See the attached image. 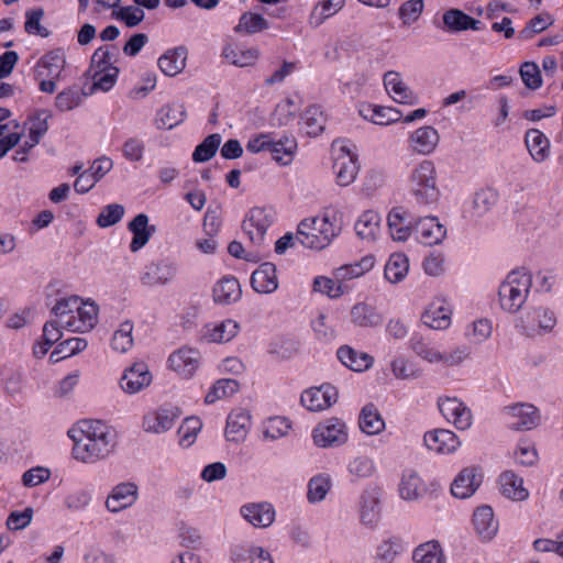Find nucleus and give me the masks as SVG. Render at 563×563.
I'll list each match as a JSON object with an SVG mask.
<instances>
[{"label": "nucleus", "mask_w": 563, "mask_h": 563, "mask_svg": "<svg viewBox=\"0 0 563 563\" xmlns=\"http://www.w3.org/2000/svg\"><path fill=\"white\" fill-rule=\"evenodd\" d=\"M74 441L73 456L84 463L108 457L117 445L114 429L101 421H81L79 429L68 431Z\"/></svg>", "instance_id": "obj_1"}, {"label": "nucleus", "mask_w": 563, "mask_h": 563, "mask_svg": "<svg viewBox=\"0 0 563 563\" xmlns=\"http://www.w3.org/2000/svg\"><path fill=\"white\" fill-rule=\"evenodd\" d=\"M410 201L419 207L430 208L437 205L440 190L437 187V170L431 161H423L416 166L407 180Z\"/></svg>", "instance_id": "obj_2"}, {"label": "nucleus", "mask_w": 563, "mask_h": 563, "mask_svg": "<svg viewBox=\"0 0 563 563\" xmlns=\"http://www.w3.org/2000/svg\"><path fill=\"white\" fill-rule=\"evenodd\" d=\"M530 287V274L519 269L510 272L498 291L501 308L511 313L517 312L526 302Z\"/></svg>", "instance_id": "obj_3"}, {"label": "nucleus", "mask_w": 563, "mask_h": 563, "mask_svg": "<svg viewBox=\"0 0 563 563\" xmlns=\"http://www.w3.org/2000/svg\"><path fill=\"white\" fill-rule=\"evenodd\" d=\"M347 431L344 421L331 417L319 422L312 430V440L318 448H338L347 442Z\"/></svg>", "instance_id": "obj_4"}, {"label": "nucleus", "mask_w": 563, "mask_h": 563, "mask_svg": "<svg viewBox=\"0 0 563 563\" xmlns=\"http://www.w3.org/2000/svg\"><path fill=\"white\" fill-rule=\"evenodd\" d=\"M178 263L173 258H159L147 263L140 274V282L145 287L170 284L178 274Z\"/></svg>", "instance_id": "obj_5"}, {"label": "nucleus", "mask_w": 563, "mask_h": 563, "mask_svg": "<svg viewBox=\"0 0 563 563\" xmlns=\"http://www.w3.org/2000/svg\"><path fill=\"white\" fill-rule=\"evenodd\" d=\"M274 222L272 209L252 208L242 222V230L254 245H261L268 228Z\"/></svg>", "instance_id": "obj_6"}, {"label": "nucleus", "mask_w": 563, "mask_h": 563, "mask_svg": "<svg viewBox=\"0 0 563 563\" xmlns=\"http://www.w3.org/2000/svg\"><path fill=\"white\" fill-rule=\"evenodd\" d=\"M504 412L514 419V421L508 422V428L511 430H531L540 423L539 410L532 404L519 402L506 406Z\"/></svg>", "instance_id": "obj_7"}, {"label": "nucleus", "mask_w": 563, "mask_h": 563, "mask_svg": "<svg viewBox=\"0 0 563 563\" xmlns=\"http://www.w3.org/2000/svg\"><path fill=\"white\" fill-rule=\"evenodd\" d=\"M339 393L330 384L306 389L300 397V402L310 411H320L331 407L338 401Z\"/></svg>", "instance_id": "obj_8"}, {"label": "nucleus", "mask_w": 563, "mask_h": 563, "mask_svg": "<svg viewBox=\"0 0 563 563\" xmlns=\"http://www.w3.org/2000/svg\"><path fill=\"white\" fill-rule=\"evenodd\" d=\"M181 415L177 406L164 405L143 418V429L151 433H163L173 428L175 420Z\"/></svg>", "instance_id": "obj_9"}, {"label": "nucleus", "mask_w": 563, "mask_h": 563, "mask_svg": "<svg viewBox=\"0 0 563 563\" xmlns=\"http://www.w3.org/2000/svg\"><path fill=\"white\" fill-rule=\"evenodd\" d=\"M482 483L483 473L481 467H464L452 482L451 493L455 498L465 499L474 495Z\"/></svg>", "instance_id": "obj_10"}, {"label": "nucleus", "mask_w": 563, "mask_h": 563, "mask_svg": "<svg viewBox=\"0 0 563 563\" xmlns=\"http://www.w3.org/2000/svg\"><path fill=\"white\" fill-rule=\"evenodd\" d=\"M415 219L404 207H394L387 216V225L394 241L406 242L415 232Z\"/></svg>", "instance_id": "obj_11"}, {"label": "nucleus", "mask_w": 563, "mask_h": 563, "mask_svg": "<svg viewBox=\"0 0 563 563\" xmlns=\"http://www.w3.org/2000/svg\"><path fill=\"white\" fill-rule=\"evenodd\" d=\"M438 406L443 417L459 430H466L471 426V410L457 398H439Z\"/></svg>", "instance_id": "obj_12"}, {"label": "nucleus", "mask_w": 563, "mask_h": 563, "mask_svg": "<svg viewBox=\"0 0 563 563\" xmlns=\"http://www.w3.org/2000/svg\"><path fill=\"white\" fill-rule=\"evenodd\" d=\"M415 233L420 243L431 246L443 241L446 229L437 217H424L415 221Z\"/></svg>", "instance_id": "obj_13"}, {"label": "nucleus", "mask_w": 563, "mask_h": 563, "mask_svg": "<svg viewBox=\"0 0 563 563\" xmlns=\"http://www.w3.org/2000/svg\"><path fill=\"white\" fill-rule=\"evenodd\" d=\"M152 382V374L144 362H136L126 368L121 377V388L128 394H136Z\"/></svg>", "instance_id": "obj_14"}, {"label": "nucleus", "mask_w": 563, "mask_h": 563, "mask_svg": "<svg viewBox=\"0 0 563 563\" xmlns=\"http://www.w3.org/2000/svg\"><path fill=\"white\" fill-rule=\"evenodd\" d=\"M137 499V486L134 483H120L113 487L106 500L110 512H119L131 507Z\"/></svg>", "instance_id": "obj_15"}, {"label": "nucleus", "mask_w": 563, "mask_h": 563, "mask_svg": "<svg viewBox=\"0 0 563 563\" xmlns=\"http://www.w3.org/2000/svg\"><path fill=\"white\" fill-rule=\"evenodd\" d=\"M423 442L429 450L441 454L453 453L461 445L456 434L446 429L426 432Z\"/></svg>", "instance_id": "obj_16"}, {"label": "nucleus", "mask_w": 563, "mask_h": 563, "mask_svg": "<svg viewBox=\"0 0 563 563\" xmlns=\"http://www.w3.org/2000/svg\"><path fill=\"white\" fill-rule=\"evenodd\" d=\"M200 361L199 351L190 347H181L168 357L169 367L185 378L194 375Z\"/></svg>", "instance_id": "obj_17"}, {"label": "nucleus", "mask_w": 563, "mask_h": 563, "mask_svg": "<svg viewBox=\"0 0 563 563\" xmlns=\"http://www.w3.org/2000/svg\"><path fill=\"white\" fill-rule=\"evenodd\" d=\"M241 516L256 528H267L275 520V509L269 503H251L240 509Z\"/></svg>", "instance_id": "obj_18"}, {"label": "nucleus", "mask_w": 563, "mask_h": 563, "mask_svg": "<svg viewBox=\"0 0 563 563\" xmlns=\"http://www.w3.org/2000/svg\"><path fill=\"white\" fill-rule=\"evenodd\" d=\"M77 317L71 316L64 328L71 332L84 333L90 331L97 323L98 306L95 302H80L77 309Z\"/></svg>", "instance_id": "obj_19"}, {"label": "nucleus", "mask_w": 563, "mask_h": 563, "mask_svg": "<svg viewBox=\"0 0 563 563\" xmlns=\"http://www.w3.org/2000/svg\"><path fill=\"white\" fill-rule=\"evenodd\" d=\"M384 86L398 103L416 104L418 96L402 81L400 74L389 70L384 75Z\"/></svg>", "instance_id": "obj_20"}, {"label": "nucleus", "mask_w": 563, "mask_h": 563, "mask_svg": "<svg viewBox=\"0 0 563 563\" xmlns=\"http://www.w3.org/2000/svg\"><path fill=\"white\" fill-rule=\"evenodd\" d=\"M251 286L258 294H272L278 288L276 266L265 262L251 276Z\"/></svg>", "instance_id": "obj_21"}, {"label": "nucleus", "mask_w": 563, "mask_h": 563, "mask_svg": "<svg viewBox=\"0 0 563 563\" xmlns=\"http://www.w3.org/2000/svg\"><path fill=\"white\" fill-rule=\"evenodd\" d=\"M129 231L133 234L130 243V250L137 252L144 247L152 235L156 232L155 225L148 224V217L145 213H139L128 224Z\"/></svg>", "instance_id": "obj_22"}, {"label": "nucleus", "mask_w": 563, "mask_h": 563, "mask_svg": "<svg viewBox=\"0 0 563 563\" xmlns=\"http://www.w3.org/2000/svg\"><path fill=\"white\" fill-rule=\"evenodd\" d=\"M473 525L481 539L492 540L498 530V522L494 518V511L490 506L483 505L477 507L473 515Z\"/></svg>", "instance_id": "obj_23"}, {"label": "nucleus", "mask_w": 563, "mask_h": 563, "mask_svg": "<svg viewBox=\"0 0 563 563\" xmlns=\"http://www.w3.org/2000/svg\"><path fill=\"white\" fill-rule=\"evenodd\" d=\"M188 51L185 46H178L166 51L157 60L159 69L166 75L174 77L186 67Z\"/></svg>", "instance_id": "obj_24"}, {"label": "nucleus", "mask_w": 563, "mask_h": 563, "mask_svg": "<svg viewBox=\"0 0 563 563\" xmlns=\"http://www.w3.org/2000/svg\"><path fill=\"white\" fill-rule=\"evenodd\" d=\"M242 289L238 278L233 276L223 277L213 286V302L231 305L241 299Z\"/></svg>", "instance_id": "obj_25"}, {"label": "nucleus", "mask_w": 563, "mask_h": 563, "mask_svg": "<svg viewBox=\"0 0 563 563\" xmlns=\"http://www.w3.org/2000/svg\"><path fill=\"white\" fill-rule=\"evenodd\" d=\"M525 144L534 162L542 163L549 158L550 141L540 130L529 129L525 134Z\"/></svg>", "instance_id": "obj_26"}, {"label": "nucleus", "mask_w": 563, "mask_h": 563, "mask_svg": "<svg viewBox=\"0 0 563 563\" xmlns=\"http://www.w3.org/2000/svg\"><path fill=\"white\" fill-rule=\"evenodd\" d=\"M333 168L336 174V183L340 186H347L354 181L358 173L360 164L357 156L346 151L335 159Z\"/></svg>", "instance_id": "obj_27"}, {"label": "nucleus", "mask_w": 563, "mask_h": 563, "mask_svg": "<svg viewBox=\"0 0 563 563\" xmlns=\"http://www.w3.org/2000/svg\"><path fill=\"white\" fill-rule=\"evenodd\" d=\"M351 322L360 328H375L383 323V316L375 307L365 302L354 305L350 311Z\"/></svg>", "instance_id": "obj_28"}, {"label": "nucleus", "mask_w": 563, "mask_h": 563, "mask_svg": "<svg viewBox=\"0 0 563 563\" xmlns=\"http://www.w3.org/2000/svg\"><path fill=\"white\" fill-rule=\"evenodd\" d=\"M340 362L354 372H364L372 367L374 358L366 353H358L349 345H342L336 351Z\"/></svg>", "instance_id": "obj_29"}, {"label": "nucleus", "mask_w": 563, "mask_h": 563, "mask_svg": "<svg viewBox=\"0 0 563 563\" xmlns=\"http://www.w3.org/2000/svg\"><path fill=\"white\" fill-rule=\"evenodd\" d=\"M251 426L250 415L246 411H233L227 419L225 438L228 441L244 440Z\"/></svg>", "instance_id": "obj_30"}, {"label": "nucleus", "mask_w": 563, "mask_h": 563, "mask_svg": "<svg viewBox=\"0 0 563 563\" xmlns=\"http://www.w3.org/2000/svg\"><path fill=\"white\" fill-rule=\"evenodd\" d=\"M501 494L512 500H525L529 493L523 487V479L512 471H505L499 476Z\"/></svg>", "instance_id": "obj_31"}, {"label": "nucleus", "mask_w": 563, "mask_h": 563, "mask_svg": "<svg viewBox=\"0 0 563 563\" xmlns=\"http://www.w3.org/2000/svg\"><path fill=\"white\" fill-rule=\"evenodd\" d=\"M343 227V212L339 210L327 211L322 218L317 217L316 228L312 230L318 231L322 235H327L329 244L338 236Z\"/></svg>", "instance_id": "obj_32"}, {"label": "nucleus", "mask_w": 563, "mask_h": 563, "mask_svg": "<svg viewBox=\"0 0 563 563\" xmlns=\"http://www.w3.org/2000/svg\"><path fill=\"white\" fill-rule=\"evenodd\" d=\"M439 139V133L433 126H421L411 135L412 147L416 152L427 155L434 151Z\"/></svg>", "instance_id": "obj_33"}, {"label": "nucleus", "mask_w": 563, "mask_h": 563, "mask_svg": "<svg viewBox=\"0 0 563 563\" xmlns=\"http://www.w3.org/2000/svg\"><path fill=\"white\" fill-rule=\"evenodd\" d=\"M358 424L361 430L369 435L378 434L385 429V421L373 404H367L363 407Z\"/></svg>", "instance_id": "obj_34"}, {"label": "nucleus", "mask_w": 563, "mask_h": 563, "mask_svg": "<svg viewBox=\"0 0 563 563\" xmlns=\"http://www.w3.org/2000/svg\"><path fill=\"white\" fill-rule=\"evenodd\" d=\"M186 117L183 104L172 103L162 107L156 115L155 124L158 129L172 130L180 124Z\"/></svg>", "instance_id": "obj_35"}, {"label": "nucleus", "mask_w": 563, "mask_h": 563, "mask_svg": "<svg viewBox=\"0 0 563 563\" xmlns=\"http://www.w3.org/2000/svg\"><path fill=\"white\" fill-rule=\"evenodd\" d=\"M379 499L374 492H364L361 496V521L363 525L374 528L379 521Z\"/></svg>", "instance_id": "obj_36"}, {"label": "nucleus", "mask_w": 563, "mask_h": 563, "mask_svg": "<svg viewBox=\"0 0 563 563\" xmlns=\"http://www.w3.org/2000/svg\"><path fill=\"white\" fill-rule=\"evenodd\" d=\"M297 150V142L295 137H282L278 141L272 139L269 153L274 161L280 165H288L292 162Z\"/></svg>", "instance_id": "obj_37"}, {"label": "nucleus", "mask_w": 563, "mask_h": 563, "mask_svg": "<svg viewBox=\"0 0 563 563\" xmlns=\"http://www.w3.org/2000/svg\"><path fill=\"white\" fill-rule=\"evenodd\" d=\"M222 57L238 67H247L258 58L256 48L244 49L238 45L228 44L222 51Z\"/></svg>", "instance_id": "obj_38"}, {"label": "nucleus", "mask_w": 563, "mask_h": 563, "mask_svg": "<svg viewBox=\"0 0 563 563\" xmlns=\"http://www.w3.org/2000/svg\"><path fill=\"white\" fill-rule=\"evenodd\" d=\"M345 4V0H321L318 2L309 16V23L319 27L327 19L336 14Z\"/></svg>", "instance_id": "obj_39"}, {"label": "nucleus", "mask_w": 563, "mask_h": 563, "mask_svg": "<svg viewBox=\"0 0 563 563\" xmlns=\"http://www.w3.org/2000/svg\"><path fill=\"white\" fill-rule=\"evenodd\" d=\"M408 271V257L402 253H394L385 265L384 275L388 282L397 284L407 276Z\"/></svg>", "instance_id": "obj_40"}, {"label": "nucleus", "mask_w": 563, "mask_h": 563, "mask_svg": "<svg viewBox=\"0 0 563 563\" xmlns=\"http://www.w3.org/2000/svg\"><path fill=\"white\" fill-rule=\"evenodd\" d=\"M380 217L373 210L362 213L355 223V232L362 240L374 241L379 230Z\"/></svg>", "instance_id": "obj_41"}, {"label": "nucleus", "mask_w": 563, "mask_h": 563, "mask_svg": "<svg viewBox=\"0 0 563 563\" xmlns=\"http://www.w3.org/2000/svg\"><path fill=\"white\" fill-rule=\"evenodd\" d=\"M422 481L417 472L412 470L405 471L399 485L401 498L406 500H416L422 496Z\"/></svg>", "instance_id": "obj_42"}, {"label": "nucleus", "mask_w": 563, "mask_h": 563, "mask_svg": "<svg viewBox=\"0 0 563 563\" xmlns=\"http://www.w3.org/2000/svg\"><path fill=\"white\" fill-rule=\"evenodd\" d=\"M87 341L82 338H70L57 344L49 355L52 363H57L73 356L87 347Z\"/></svg>", "instance_id": "obj_43"}, {"label": "nucleus", "mask_w": 563, "mask_h": 563, "mask_svg": "<svg viewBox=\"0 0 563 563\" xmlns=\"http://www.w3.org/2000/svg\"><path fill=\"white\" fill-rule=\"evenodd\" d=\"M417 563H444L443 553L438 541H429L417 547L412 553Z\"/></svg>", "instance_id": "obj_44"}, {"label": "nucleus", "mask_w": 563, "mask_h": 563, "mask_svg": "<svg viewBox=\"0 0 563 563\" xmlns=\"http://www.w3.org/2000/svg\"><path fill=\"white\" fill-rule=\"evenodd\" d=\"M424 325L434 330L445 329L450 324V310L443 306L431 305L421 317Z\"/></svg>", "instance_id": "obj_45"}, {"label": "nucleus", "mask_w": 563, "mask_h": 563, "mask_svg": "<svg viewBox=\"0 0 563 563\" xmlns=\"http://www.w3.org/2000/svg\"><path fill=\"white\" fill-rule=\"evenodd\" d=\"M553 23L554 19L549 12L540 13L526 23L518 37L522 41L531 40L536 34L543 32Z\"/></svg>", "instance_id": "obj_46"}, {"label": "nucleus", "mask_w": 563, "mask_h": 563, "mask_svg": "<svg viewBox=\"0 0 563 563\" xmlns=\"http://www.w3.org/2000/svg\"><path fill=\"white\" fill-rule=\"evenodd\" d=\"M470 18L463 10L452 8L443 13L442 21L448 31L459 33L468 30Z\"/></svg>", "instance_id": "obj_47"}, {"label": "nucleus", "mask_w": 563, "mask_h": 563, "mask_svg": "<svg viewBox=\"0 0 563 563\" xmlns=\"http://www.w3.org/2000/svg\"><path fill=\"white\" fill-rule=\"evenodd\" d=\"M499 195L492 188H484L475 192L473 209L477 217H483L497 203Z\"/></svg>", "instance_id": "obj_48"}, {"label": "nucleus", "mask_w": 563, "mask_h": 563, "mask_svg": "<svg viewBox=\"0 0 563 563\" xmlns=\"http://www.w3.org/2000/svg\"><path fill=\"white\" fill-rule=\"evenodd\" d=\"M66 64L65 54L63 49L57 48L46 53L42 56L37 63V67H43L47 69L46 76L49 77H58L62 69Z\"/></svg>", "instance_id": "obj_49"}, {"label": "nucleus", "mask_w": 563, "mask_h": 563, "mask_svg": "<svg viewBox=\"0 0 563 563\" xmlns=\"http://www.w3.org/2000/svg\"><path fill=\"white\" fill-rule=\"evenodd\" d=\"M266 29H268V22L263 18V15L245 12L241 15L234 30L239 33L245 32L246 34H254Z\"/></svg>", "instance_id": "obj_50"}, {"label": "nucleus", "mask_w": 563, "mask_h": 563, "mask_svg": "<svg viewBox=\"0 0 563 563\" xmlns=\"http://www.w3.org/2000/svg\"><path fill=\"white\" fill-rule=\"evenodd\" d=\"M202 423L199 418H186L177 431L179 435V445L183 448L191 446L195 443L197 434L200 431Z\"/></svg>", "instance_id": "obj_51"}, {"label": "nucleus", "mask_w": 563, "mask_h": 563, "mask_svg": "<svg viewBox=\"0 0 563 563\" xmlns=\"http://www.w3.org/2000/svg\"><path fill=\"white\" fill-rule=\"evenodd\" d=\"M331 481L328 475L319 474L313 476L308 484L307 497L310 503L323 500L330 490Z\"/></svg>", "instance_id": "obj_52"}, {"label": "nucleus", "mask_w": 563, "mask_h": 563, "mask_svg": "<svg viewBox=\"0 0 563 563\" xmlns=\"http://www.w3.org/2000/svg\"><path fill=\"white\" fill-rule=\"evenodd\" d=\"M299 349L300 341L295 336L286 335L272 343L269 353L287 360L297 354Z\"/></svg>", "instance_id": "obj_53"}, {"label": "nucleus", "mask_w": 563, "mask_h": 563, "mask_svg": "<svg viewBox=\"0 0 563 563\" xmlns=\"http://www.w3.org/2000/svg\"><path fill=\"white\" fill-rule=\"evenodd\" d=\"M424 10L423 0H407L398 9V16L406 26L417 22Z\"/></svg>", "instance_id": "obj_54"}, {"label": "nucleus", "mask_w": 563, "mask_h": 563, "mask_svg": "<svg viewBox=\"0 0 563 563\" xmlns=\"http://www.w3.org/2000/svg\"><path fill=\"white\" fill-rule=\"evenodd\" d=\"M119 53L115 45H104L97 48L92 55L91 63L99 69L117 67Z\"/></svg>", "instance_id": "obj_55"}, {"label": "nucleus", "mask_w": 563, "mask_h": 563, "mask_svg": "<svg viewBox=\"0 0 563 563\" xmlns=\"http://www.w3.org/2000/svg\"><path fill=\"white\" fill-rule=\"evenodd\" d=\"M306 125V133L310 136H318L324 130V118L319 107H309L302 117Z\"/></svg>", "instance_id": "obj_56"}, {"label": "nucleus", "mask_w": 563, "mask_h": 563, "mask_svg": "<svg viewBox=\"0 0 563 563\" xmlns=\"http://www.w3.org/2000/svg\"><path fill=\"white\" fill-rule=\"evenodd\" d=\"M113 18L122 21L128 27H135L145 19L143 9L135 5L121 7L118 11H113Z\"/></svg>", "instance_id": "obj_57"}, {"label": "nucleus", "mask_w": 563, "mask_h": 563, "mask_svg": "<svg viewBox=\"0 0 563 563\" xmlns=\"http://www.w3.org/2000/svg\"><path fill=\"white\" fill-rule=\"evenodd\" d=\"M133 324L130 321L121 323L120 329L117 330L112 336L111 345L113 350L125 353L133 344L132 338Z\"/></svg>", "instance_id": "obj_58"}, {"label": "nucleus", "mask_w": 563, "mask_h": 563, "mask_svg": "<svg viewBox=\"0 0 563 563\" xmlns=\"http://www.w3.org/2000/svg\"><path fill=\"white\" fill-rule=\"evenodd\" d=\"M44 16V10L36 8L25 12V24L24 30L29 34L38 35L41 37H48L51 32L41 24V20Z\"/></svg>", "instance_id": "obj_59"}, {"label": "nucleus", "mask_w": 563, "mask_h": 563, "mask_svg": "<svg viewBox=\"0 0 563 563\" xmlns=\"http://www.w3.org/2000/svg\"><path fill=\"white\" fill-rule=\"evenodd\" d=\"M120 69L118 67H109L99 69L92 75V89L109 91L115 84Z\"/></svg>", "instance_id": "obj_60"}, {"label": "nucleus", "mask_w": 563, "mask_h": 563, "mask_svg": "<svg viewBox=\"0 0 563 563\" xmlns=\"http://www.w3.org/2000/svg\"><path fill=\"white\" fill-rule=\"evenodd\" d=\"M125 209L120 203L107 205L99 213L96 222L100 228H109L120 222Z\"/></svg>", "instance_id": "obj_61"}, {"label": "nucleus", "mask_w": 563, "mask_h": 563, "mask_svg": "<svg viewBox=\"0 0 563 563\" xmlns=\"http://www.w3.org/2000/svg\"><path fill=\"white\" fill-rule=\"evenodd\" d=\"M82 96L78 88L65 89L56 96L55 106L59 111H70L80 104Z\"/></svg>", "instance_id": "obj_62"}, {"label": "nucleus", "mask_w": 563, "mask_h": 563, "mask_svg": "<svg viewBox=\"0 0 563 563\" xmlns=\"http://www.w3.org/2000/svg\"><path fill=\"white\" fill-rule=\"evenodd\" d=\"M519 73L527 88L536 90L542 86L541 71L534 62H525L521 65Z\"/></svg>", "instance_id": "obj_63"}, {"label": "nucleus", "mask_w": 563, "mask_h": 563, "mask_svg": "<svg viewBox=\"0 0 563 563\" xmlns=\"http://www.w3.org/2000/svg\"><path fill=\"white\" fill-rule=\"evenodd\" d=\"M311 328L316 339L321 342L330 343L336 336L334 327L329 324L328 317L324 313H319V316L311 322Z\"/></svg>", "instance_id": "obj_64"}]
</instances>
